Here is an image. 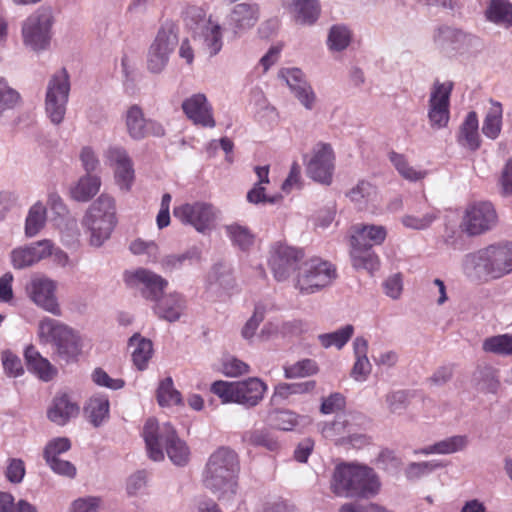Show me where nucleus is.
I'll return each mask as SVG.
<instances>
[{
    "label": "nucleus",
    "mask_w": 512,
    "mask_h": 512,
    "mask_svg": "<svg viewBox=\"0 0 512 512\" xmlns=\"http://www.w3.org/2000/svg\"><path fill=\"white\" fill-rule=\"evenodd\" d=\"M106 164L112 168L114 181L120 191L128 193L135 182L134 164L122 146H110L104 153Z\"/></svg>",
    "instance_id": "14"
},
{
    "label": "nucleus",
    "mask_w": 512,
    "mask_h": 512,
    "mask_svg": "<svg viewBox=\"0 0 512 512\" xmlns=\"http://www.w3.org/2000/svg\"><path fill=\"white\" fill-rule=\"evenodd\" d=\"M490 104L483 121L482 132L487 138L494 140L501 133L503 107L500 102L492 99H490Z\"/></svg>",
    "instance_id": "37"
},
{
    "label": "nucleus",
    "mask_w": 512,
    "mask_h": 512,
    "mask_svg": "<svg viewBox=\"0 0 512 512\" xmlns=\"http://www.w3.org/2000/svg\"><path fill=\"white\" fill-rule=\"evenodd\" d=\"M350 257L356 269H365L372 273L379 268V258L371 247L351 245Z\"/></svg>",
    "instance_id": "35"
},
{
    "label": "nucleus",
    "mask_w": 512,
    "mask_h": 512,
    "mask_svg": "<svg viewBox=\"0 0 512 512\" xmlns=\"http://www.w3.org/2000/svg\"><path fill=\"white\" fill-rule=\"evenodd\" d=\"M387 236V231L381 225L357 224L352 228L350 244L355 246L373 247L382 244Z\"/></svg>",
    "instance_id": "27"
},
{
    "label": "nucleus",
    "mask_w": 512,
    "mask_h": 512,
    "mask_svg": "<svg viewBox=\"0 0 512 512\" xmlns=\"http://www.w3.org/2000/svg\"><path fill=\"white\" fill-rule=\"evenodd\" d=\"M62 240L67 245H72L78 241L80 236V230L78 228L77 220L75 218H69L65 221L64 226L61 227Z\"/></svg>",
    "instance_id": "63"
},
{
    "label": "nucleus",
    "mask_w": 512,
    "mask_h": 512,
    "mask_svg": "<svg viewBox=\"0 0 512 512\" xmlns=\"http://www.w3.org/2000/svg\"><path fill=\"white\" fill-rule=\"evenodd\" d=\"M303 257L302 250L295 247L282 243L272 246L268 263L275 279L280 282L287 280Z\"/></svg>",
    "instance_id": "19"
},
{
    "label": "nucleus",
    "mask_w": 512,
    "mask_h": 512,
    "mask_svg": "<svg viewBox=\"0 0 512 512\" xmlns=\"http://www.w3.org/2000/svg\"><path fill=\"white\" fill-rule=\"evenodd\" d=\"M143 438L151 460L156 462L164 460L163 447H165L166 453L173 464L185 466L189 462V447L178 437L176 430L170 423L159 425L156 419H148L143 428Z\"/></svg>",
    "instance_id": "4"
},
{
    "label": "nucleus",
    "mask_w": 512,
    "mask_h": 512,
    "mask_svg": "<svg viewBox=\"0 0 512 512\" xmlns=\"http://www.w3.org/2000/svg\"><path fill=\"white\" fill-rule=\"evenodd\" d=\"M53 13L48 7H39L22 24L24 44L34 51L44 50L51 40Z\"/></svg>",
    "instance_id": "9"
},
{
    "label": "nucleus",
    "mask_w": 512,
    "mask_h": 512,
    "mask_svg": "<svg viewBox=\"0 0 512 512\" xmlns=\"http://www.w3.org/2000/svg\"><path fill=\"white\" fill-rule=\"evenodd\" d=\"M439 467L441 464L435 461L412 462L406 467L405 476L409 480H416L432 473Z\"/></svg>",
    "instance_id": "56"
},
{
    "label": "nucleus",
    "mask_w": 512,
    "mask_h": 512,
    "mask_svg": "<svg viewBox=\"0 0 512 512\" xmlns=\"http://www.w3.org/2000/svg\"><path fill=\"white\" fill-rule=\"evenodd\" d=\"M459 143L470 149L476 150L480 146V138L478 133V117L476 112L471 111L467 114L464 122L460 127L458 138Z\"/></svg>",
    "instance_id": "34"
},
{
    "label": "nucleus",
    "mask_w": 512,
    "mask_h": 512,
    "mask_svg": "<svg viewBox=\"0 0 512 512\" xmlns=\"http://www.w3.org/2000/svg\"><path fill=\"white\" fill-rule=\"evenodd\" d=\"M47 220L46 207L37 202L31 206L25 221V235L35 237L45 226Z\"/></svg>",
    "instance_id": "40"
},
{
    "label": "nucleus",
    "mask_w": 512,
    "mask_h": 512,
    "mask_svg": "<svg viewBox=\"0 0 512 512\" xmlns=\"http://www.w3.org/2000/svg\"><path fill=\"white\" fill-rule=\"evenodd\" d=\"M225 231L232 243L241 250L249 249L254 243V235L246 226L233 223L225 226Z\"/></svg>",
    "instance_id": "45"
},
{
    "label": "nucleus",
    "mask_w": 512,
    "mask_h": 512,
    "mask_svg": "<svg viewBox=\"0 0 512 512\" xmlns=\"http://www.w3.org/2000/svg\"><path fill=\"white\" fill-rule=\"evenodd\" d=\"M177 44L178 34L176 26L171 22L163 24L148 49V71L153 74L161 73L166 68Z\"/></svg>",
    "instance_id": "11"
},
{
    "label": "nucleus",
    "mask_w": 512,
    "mask_h": 512,
    "mask_svg": "<svg viewBox=\"0 0 512 512\" xmlns=\"http://www.w3.org/2000/svg\"><path fill=\"white\" fill-rule=\"evenodd\" d=\"M92 380L98 386L118 390L124 386L122 379L111 378L102 368H96L92 373Z\"/></svg>",
    "instance_id": "61"
},
{
    "label": "nucleus",
    "mask_w": 512,
    "mask_h": 512,
    "mask_svg": "<svg viewBox=\"0 0 512 512\" xmlns=\"http://www.w3.org/2000/svg\"><path fill=\"white\" fill-rule=\"evenodd\" d=\"M154 302L155 313L169 322L177 321L185 308V301L178 293H171L163 297L161 295Z\"/></svg>",
    "instance_id": "29"
},
{
    "label": "nucleus",
    "mask_w": 512,
    "mask_h": 512,
    "mask_svg": "<svg viewBox=\"0 0 512 512\" xmlns=\"http://www.w3.org/2000/svg\"><path fill=\"white\" fill-rule=\"evenodd\" d=\"M129 347L132 349V360L134 365L139 370L146 369L153 354V344L151 340L135 333L129 339Z\"/></svg>",
    "instance_id": "33"
},
{
    "label": "nucleus",
    "mask_w": 512,
    "mask_h": 512,
    "mask_svg": "<svg viewBox=\"0 0 512 512\" xmlns=\"http://www.w3.org/2000/svg\"><path fill=\"white\" fill-rule=\"evenodd\" d=\"M482 349L487 353L508 357L512 356V334H500L486 338Z\"/></svg>",
    "instance_id": "43"
},
{
    "label": "nucleus",
    "mask_w": 512,
    "mask_h": 512,
    "mask_svg": "<svg viewBox=\"0 0 512 512\" xmlns=\"http://www.w3.org/2000/svg\"><path fill=\"white\" fill-rule=\"evenodd\" d=\"M100 186V177L86 174L71 189L72 198L79 202H87L98 193Z\"/></svg>",
    "instance_id": "38"
},
{
    "label": "nucleus",
    "mask_w": 512,
    "mask_h": 512,
    "mask_svg": "<svg viewBox=\"0 0 512 512\" xmlns=\"http://www.w3.org/2000/svg\"><path fill=\"white\" fill-rule=\"evenodd\" d=\"M351 41V34L347 27L335 25L331 27L328 35V45L331 50L342 51Z\"/></svg>",
    "instance_id": "53"
},
{
    "label": "nucleus",
    "mask_w": 512,
    "mask_h": 512,
    "mask_svg": "<svg viewBox=\"0 0 512 512\" xmlns=\"http://www.w3.org/2000/svg\"><path fill=\"white\" fill-rule=\"evenodd\" d=\"M334 153L329 144L318 143L313 148L310 161L307 164V174L314 181L329 185L334 171Z\"/></svg>",
    "instance_id": "20"
},
{
    "label": "nucleus",
    "mask_w": 512,
    "mask_h": 512,
    "mask_svg": "<svg viewBox=\"0 0 512 512\" xmlns=\"http://www.w3.org/2000/svg\"><path fill=\"white\" fill-rule=\"evenodd\" d=\"M316 387L315 380H308L298 383H280L277 385L275 393L283 398L290 395L311 393Z\"/></svg>",
    "instance_id": "52"
},
{
    "label": "nucleus",
    "mask_w": 512,
    "mask_h": 512,
    "mask_svg": "<svg viewBox=\"0 0 512 512\" xmlns=\"http://www.w3.org/2000/svg\"><path fill=\"white\" fill-rule=\"evenodd\" d=\"M71 441L67 437H56L47 442L43 450V458L45 462L53 461L59 458L60 454L69 451Z\"/></svg>",
    "instance_id": "54"
},
{
    "label": "nucleus",
    "mask_w": 512,
    "mask_h": 512,
    "mask_svg": "<svg viewBox=\"0 0 512 512\" xmlns=\"http://www.w3.org/2000/svg\"><path fill=\"white\" fill-rule=\"evenodd\" d=\"M439 213L436 209L429 208L424 212L415 211L404 215L401 223L408 229L425 230L429 228L433 222L438 219Z\"/></svg>",
    "instance_id": "41"
},
{
    "label": "nucleus",
    "mask_w": 512,
    "mask_h": 512,
    "mask_svg": "<svg viewBox=\"0 0 512 512\" xmlns=\"http://www.w3.org/2000/svg\"><path fill=\"white\" fill-rule=\"evenodd\" d=\"M80 408L73 402L67 394H61L54 397L51 406L47 410L48 419L59 425L64 426L72 418L78 416Z\"/></svg>",
    "instance_id": "26"
},
{
    "label": "nucleus",
    "mask_w": 512,
    "mask_h": 512,
    "mask_svg": "<svg viewBox=\"0 0 512 512\" xmlns=\"http://www.w3.org/2000/svg\"><path fill=\"white\" fill-rule=\"evenodd\" d=\"M116 223V202L107 194H101L82 219V225L89 233V243L94 247L102 246L110 238Z\"/></svg>",
    "instance_id": "6"
},
{
    "label": "nucleus",
    "mask_w": 512,
    "mask_h": 512,
    "mask_svg": "<svg viewBox=\"0 0 512 512\" xmlns=\"http://www.w3.org/2000/svg\"><path fill=\"white\" fill-rule=\"evenodd\" d=\"M101 499L88 496L76 499L70 507V512H99Z\"/></svg>",
    "instance_id": "60"
},
{
    "label": "nucleus",
    "mask_w": 512,
    "mask_h": 512,
    "mask_svg": "<svg viewBox=\"0 0 512 512\" xmlns=\"http://www.w3.org/2000/svg\"><path fill=\"white\" fill-rule=\"evenodd\" d=\"M157 400L160 406L183 405L181 393L174 388L171 377L160 382L157 389Z\"/></svg>",
    "instance_id": "48"
},
{
    "label": "nucleus",
    "mask_w": 512,
    "mask_h": 512,
    "mask_svg": "<svg viewBox=\"0 0 512 512\" xmlns=\"http://www.w3.org/2000/svg\"><path fill=\"white\" fill-rule=\"evenodd\" d=\"M269 423L272 427L291 431L299 423V416L288 410L274 411L269 414Z\"/></svg>",
    "instance_id": "51"
},
{
    "label": "nucleus",
    "mask_w": 512,
    "mask_h": 512,
    "mask_svg": "<svg viewBox=\"0 0 512 512\" xmlns=\"http://www.w3.org/2000/svg\"><path fill=\"white\" fill-rule=\"evenodd\" d=\"M57 284L46 276L34 275L26 286L29 298L40 308L54 316H61L62 310L55 295Z\"/></svg>",
    "instance_id": "16"
},
{
    "label": "nucleus",
    "mask_w": 512,
    "mask_h": 512,
    "mask_svg": "<svg viewBox=\"0 0 512 512\" xmlns=\"http://www.w3.org/2000/svg\"><path fill=\"white\" fill-rule=\"evenodd\" d=\"M353 333L354 326L347 324L334 332L320 334L318 339L324 348L334 346L338 349H341L350 340Z\"/></svg>",
    "instance_id": "46"
},
{
    "label": "nucleus",
    "mask_w": 512,
    "mask_h": 512,
    "mask_svg": "<svg viewBox=\"0 0 512 512\" xmlns=\"http://www.w3.org/2000/svg\"><path fill=\"white\" fill-rule=\"evenodd\" d=\"M486 17L495 24L512 27V4L508 0H491Z\"/></svg>",
    "instance_id": "39"
},
{
    "label": "nucleus",
    "mask_w": 512,
    "mask_h": 512,
    "mask_svg": "<svg viewBox=\"0 0 512 512\" xmlns=\"http://www.w3.org/2000/svg\"><path fill=\"white\" fill-rule=\"evenodd\" d=\"M258 19V6L252 3H239L233 7L230 14V23L236 34L252 28Z\"/></svg>",
    "instance_id": "28"
},
{
    "label": "nucleus",
    "mask_w": 512,
    "mask_h": 512,
    "mask_svg": "<svg viewBox=\"0 0 512 512\" xmlns=\"http://www.w3.org/2000/svg\"><path fill=\"white\" fill-rule=\"evenodd\" d=\"M353 419L351 415H338L332 422L324 423L321 427L322 435L335 442L336 445H342L348 433L353 430Z\"/></svg>",
    "instance_id": "30"
},
{
    "label": "nucleus",
    "mask_w": 512,
    "mask_h": 512,
    "mask_svg": "<svg viewBox=\"0 0 512 512\" xmlns=\"http://www.w3.org/2000/svg\"><path fill=\"white\" fill-rule=\"evenodd\" d=\"M318 371L317 363L307 358L284 366V377L286 379L304 378L315 375Z\"/></svg>",
    "instance_id": "50"
},
{
    "label": "nucleus",
    "mask_w": 512,
    "mask_h": 512,
    "mask_svg": "<svg viewBox=\"0 0 512 512\" xmlns=\"http://www.w3.org/2000/svg\"><path fill=\"white\" fill-rule=\"evenodd\" d=\"M453 83L450 81H435L428 101V119L433 129H442L448 125L450 119V95Z\"/></svg>",
    "instance_id": "15"
},
{
    "label": "nucleus",
    "mask_w": 512,
    "mask_h": 512,
    "mask_svg": "<svg viewBox=\"0 0 512 512\" xmlns=\"http://www.w3.org/2000/svg\"><path fill=\"white\" fill-rule=\"evenodd\" d=\"M25 473V463L22 459H9L5 473L6 478L8 479L9 482L14 484L21 483L25 476Z\"/></svg>",
    "instance_id": "59"
},
{
    "label": "nucleus",
    "mask_w": 512,
    "mask_h": 512,
    "mask_svg": "<svg viewBox=\"0 0 512 512\" xmlns=\"http://www.w3.org/2000/svg\"><path fill=\"white\" fill-rule=\"evenodd\" d=\"M280 77L286 81L292 93L307 110L314 108L316 95L300 69H283L280 71Z\"/></svg>",
    "instance_id": "22"
},
{
    "label": "nucleus",
    "mask_w": 512,
    "mask_h": 512,
    "mask_svg": "<svg viewBox=\"0 0 512 512\" xmlns=\"http://www.w3.org/2000/svg\"><path fill=\"white\" fill-rule=\"evenodd\" d=\"M52 254V242L48 239L14 248L10 253L13 268L21 270L31 267Z\"/></svg>",
    "instance_id": "21"
},
{
    "label": "nucleus",
    "mask_w": 512,
    "mask_h": 512,
    "mask_svg": "<svg viewBox=\"0 0 512 512\" xmlns=\"http://www.w3.org/2000/svg\"><path fill=\"white\" fill-rule=\"evenodd\" d=\"M237 454L227 447L214 451L203 472V485L218 499H231L237 491L239 473Z\"/></svg>",
    "instance_id": "3"
},
{
    "label": "nucleus",
    "mask_w": 512,
    "mask_h": 512,
    "mask_svg": "<svg viewBox=\"0 0 512 512\" xmlns=\"http://www.w3.org/2000/svg\"><path fill=\"white\" fill-rule=\"evenodd\" d=\"M469 38V35L465 34L459 29L451 28V27H442L439 28L436 34L434 35V40L439 45L445 44H457L461 42H465Z\"/></svg>",
    "instance_id": "55"
},
{
    "label": "nucleus",
    "mask_w": 512,
    "mask_h": 512,
    "mask_svg": "<svg viewBox=\"0 0 512 512\" xmlns=\"http://www.w3.org/2000/svg\"><path fill=\"white\" fill-rule=\"evenodd\" d=\"M109 411V399L101 394L91 397L84 407V414L94 427H99L108 420Z\"/></svg>",
    "instance_id": "31"
},
{
    "label": "nucleus",
    "mask_w": 512,
    "mask_h": 512,
    "mask_svg": "<svg viewBox=\"0 0 512 512\" xmlns=\"http://www.w3.org/2000/svg\"><path fill=\"white\" fill-rule=\"evenodd\" d=\"M463 266L470 276L499 279L512 272V245H489L467 254Z\"/></svg>",
    "instance_id": "5"
},
{
    "label": "nucleus",
    "mask_w": 512,
    "mask_h": 512,
    "mask_svg": "<svg viewBox=\"0 0 512 512\" xmlns=\"http://www.w3.org/2000/svg\"><path fill=\"white\" fill-rule=\"evenodd\" d=\"M23 355L28 371L39 380L49 382L57 376L58 369L56 366L44 357L34 345L26 346Z\"/></svg>",
    "instance_id": "24"
},
{
    "label": "nucleus",
    "mask_w": 512,
    "mask_h": 512,
    "mask_svg": "<svg viewBox=\"0 0 512 512\" xmlns=\"http://www.w3.org/2000/svg\"><path fill=\"white\" fill-rule=\"evenodd\" d=\"M264 317L265 308L257 305L252 316L247 320L241 330V335L245 340H251L254 337L259 325L263 322Z\"/></svg>",
    "instance_id": "57"
},
{
    "label": "nucleus",
    "mask_w": 512,
    "mask_h": 512,
    "mask_svg": "<svg viewBox=\"0 0 512 512\" xmlns=\"http://www.w3.org/2000/svg\"><path fill=\"white\" fill-rule=\"evenodd\" d=\"M124 281L130 288L137 289L145 299L150 301L158 300L168 285L166 279L146 268L126 271Z\"/></svg>",
    "instance_id": "17"
},
{
    "label": "nucleus",
    "mask_w": 512,
    "mask_h": 512,
    "mask_svg": "<svg viewBox=\"0 0 512 512\" xmlns=\"http://www.w3.org/2000/svg\"><path fill=\"white\" fill-rule=\"evenodd\" d=\"M21 100L20 93L11 87L3 77H0V117L18 107Z\"/></svg>",
    "instance_id": "44"
},
{
    "label": "nucleus",
    "mask_w": 512,
    "mask_h": 512,
    "mask_svg": "<svg viewBox=\"0 0 512 512\" xmlns=\"http://www.w3.org/2000/svg\"><path fill=\"white\" fill-rule=\"evenodd\" d=\"M49 468L56 474L67 477L74 478L77 473L76 467L69 461L62 460L57 458L53 461L46 462Z\"/></svg>",
    "instance_id": "62"
},
{
    "label": "nucleus",
    "mask_w": 512,
    "mask_h": 512,
    "mask_svg": "<svg viewBox=\"0 0 512 512\" xmlns=\"http://www.w3.org/2000/svg\"><path fill=\"white\" fill-rule=\"evenodd\" d=\"M39 344L50 346L52 357L66 365L78 362L84 352V337L72 326L51 317H43L37 324Z\"/></svg>",
    "instance_id": "1"
},
{
    "label": "nucleus",
    "mask_w": 512,
    "mask_h": 512,
    "mask_svg": "<svg viewBox=\"0 0 512 512\" xmlns=\"http://www.w3.org/2000/svg\"><path fill=\"white\" fill-rule=\"evenodd\" d=\"M202 50L210 57L217 55L223 46L221 25L210 16L200 27L196 35Z\"/></svg>",
    "instance_id": "25"
},
{
    "label": "nucleus",
    "mask_w": 512,
    "mask_h": 512,
    "mask_svg": "<svg viewBox=\"0 0 512 512\" xmlns=\"http://www.w3.org/2000/svg\"><path fill=\"white\" fill-rule=\"evenodd\" d=\"M201 260V251L197 247H192L182 254H171L165 256L161 261V266L165 271H173L181 268L186 262L189 264L198 263Z\"/></svg>",
    "instance_id": "42"
},
{
    "label": "nucleus",
    "mask_w": 512,
    "mask_h": 512,
    "mask_svg": "<svg viewBox=\"0 0 512 512\" xmlns=\"http://www.w3.org/2000/svg\"><path fill=\"white\" fill-rule=\"evenodd\" d=\"M289 5L297 23L311 25L318 19L320 13L318 0H290Z\"/></svg>",
    "instance_id": "36"
},
{
    "label": "nucleus",
    "mask_w": 512,
    "mask_h": 512,
    "mask_svg": "<svg viewBox=\"0 0 512 512\" xmlns=\"http://www.w3.org/2000/svg\"><path fill=\"white\" fill-rule=\"evenodd\" d=\"M497 222L494 206L490 202L480 201L466 207L460 227L467 235L477 236L493 229Z\"/></svg>",
    "instance_id": "13"
},
{
    "label": "nucleus",
    "mask_w": 512,
    "mask_h": 512,
    "mask_svg": "<svg viewBox=\"0 0 512 512\" xmlns=\"http://www.w3.org/2000/svg\"><path fill=\"white\" fill-rule=\"evenodd\" d=\"M266 390V384L257 377L238 382L215 381L211 385V391L223 403H237L247 408L258 405Z\"/></svg>",
    "instance_id": "7"
},
{
    "label": "nucleus",
    "mask_w": 512,
    "mask_h": 512,
    "mask_svg": "<svg viewBox=\"0 0 512 512\" xmlns=\"http://www.w3.org/2000/svg\"><path fill=\"white\" fill-rule=\"evenodd\" d=\"M350 200L359 208H364L368 203L374 201L376 188L365 180H361L347 194Z\"/></svg>",
    "instance_id": "47"
},
{
    "label": "nucleus",
    "mask_w": 512,
    "mask_h": 512,
    "mask_svg": "<svg viewBox=\"0 0 512 512\" xmlns=\"http://www.w3.org/2000/svg\"><path fill=\"white\" fill-rule=\"evenodd\" d=\"M337 278L334 265L320 259H311L299 267L294 287L302 295H310L330 286Z\"/></svg>",
    "instance_id": "8"
},
{
    "label": "nucleus",
    "mask_w": 512,
    "mask_h": 512,
    "mask_svg": "<svg viewBox=\"0 0 512 512\" xmlns=\"http://www.w3.org/2000/svg\"><path fill=\"white\" fill-rule=\"evenodd\" d=\"M182 109L194 124L204 127L215 126L212 107L204 94L197 93L185 99L182 103Z\"/></svg>",
    "instance_id": "23"
},
{
    "label": "nucleus",
    "mask_w": 512,
    "mask_h": 512,
    "mask_svg": "<svg viewBox=\"0 0 512 512\" xmlns=\"http://www.w3.org/2000/svg\"><path fill=\"white\" fill-rule=\"evenodd\" d=\"M124 122L128 135L136 141L149 136L161 137L165 134L163 125L153 119H147L143 109L136 104L127 108L124 114Z\"/></svg>",
    "instance_id": "18"
},
{
    "label": "nucleus",
    "mask_w": 512,
    "mask_h": 512,
    "mask_svg": "<svg viewBox=\"0 0 512 512\" xmlns=\"http://www.w3.org/2000/svg\"><path fill=\"white\" fill-rule=\"evenodd\" d=\"M501 193L504 196L512 194V158L508 159L499 180Z\"/></svg>",
    "instance_id": "64"
},
{
    "label": "nucleus",
    "mask_w": 512,
    "mask_h": 512,
    "mask_svg": "<svg viewBox=\"0 0 512 512\" xmlns=\"http://www.w3.org/2000/svg\"><path fill=\"white\" fill-rule=\"evenodd\" d=\"M69 93V75L65 69H61L48 80L45 94V112L55 125H59L64 120Z\"/></svg>",
    "instance_id": "10"
},
{
    "label": "nucleus",
    "mask_w": 512,
    "mask_h": 512,
    "mask_svg": "<svg viewBox=\"0 0 512 512\" xmlns=\"http://www.w3.org/2000/svg\"><path fill=\"white\" fill-rule=\"evenodd\" d=\"M181 223L191 225L197 232H210L218 217V210L208 202L196 201L177 206L173 210Z\"/></svg>",
    "instance_id": "12"
},
{
    "label": "nucleus",
    "mask_w": 512,
    "mask_h": 512,
    "mask_svg": "<svg viewBox=\"0 0 512 512\" xmlns=\"http://www.w3.org/2000/svg\"><path fill=\"white\" fill-rule=\"evenodd\" d=\"M468 445V438L465 435H454L438 441L427 447L415 450V454H452L464 450Z\"/></svg>",
    "instance_id": "32"
},
{
    "label": "nucleus",
    "mask_w": 512,
    "mask_h": 512,
    "mask_svg": "<svg viewBox=\"0 0 512 512\" xmlns=\"http://www.w3.org/2000/svg\"><path fill=\"white\" fill-rule=\"evenodd\" d=\"M381 482L376 472L366 465L341 463L334 468L330 481L331 491L339 497H374L380 491Z\"/></svg>",
    "instance_id": "2"
},
{
    "label": "nucleus",
    "mask_w": 512,
    "mask_h": 512,
    "mask_svg": "<svg viewBox=\"0 0 512 512\" xmlns=\"http://www.w3.org/2000/svg\"><path fill=\"white\" fill-rule=\"evenodd\" d=\"M389 158L399 174L408 181L422 180L427 175L426 171L417 170L411 166L402 154L392 152Z\"/></svg>",
    "instance_id": "49"
},
{
    "label": "nucleus",
    "mask_w": 512,
    "mask_h": 512,
    "mask_svg": "<svg viewBox=\"0 0 512 512\" xmlns=\"http://www.w3.org/2000/svg\"><path fill=\"white\" fill-rule=\"evenodd\" d=\"M2 365L9 377H18L24 373L21 359L10 351L2 353Z\"/></svg>",
    "instance_id": "58"
}]
</instances>
